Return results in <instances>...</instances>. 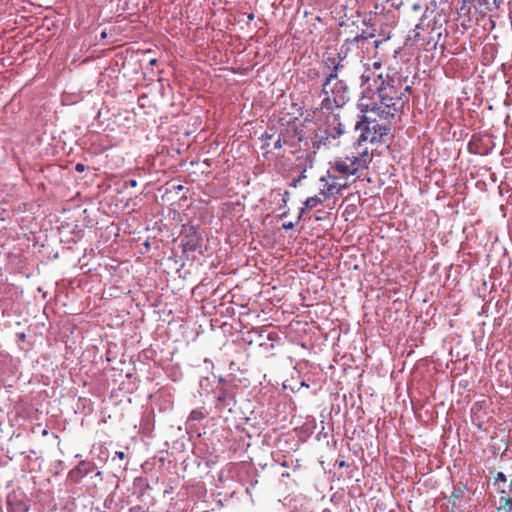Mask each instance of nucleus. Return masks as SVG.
I'll use <instances>...</instances> for the list:
<instances>
[{
    "label": "nucleus",
    "instance_id": "f257e3e1",
    "mask_svg": "<svg viewBox=\"0 0 512 512\" xmlns=\"http://www.w3.org/2000/svg\"><path fill=\"white\" fill-rule=\"evenodd\" d=\"M378 78L381 82L377 86V99L369 102L362 100L360 107L362 111L374 112L383 119L394 118L402 112L405 105L400 91V80L390 77L382 79V75H379Z\"/></svg>",
    "mask_w": 512,
    "mask_h": 512
},
{
    "label": "nucleus",
    "instance_id": "f03ea898",
    "mask_svg": "<svg viewBox=\"0 0 512 512\" xmlns=\"http://www.w3.org/2000/svg\"><path fill=\"white\" fill-rule=\"evenodd\" d=\"M342 67L343 65L338 62L323 83L322 92L326 95V97L322 101V107L326 109H333L334 106L341 107L348 100L347 88L338 78V71Z\"/></svg>",
    "mask_w": 512,
    "mask_h": 512
},
{
    "label": "nucleus",
    "instance_id": "7ed1b4c3",
    "mask_svg": "<svg viewBox=\"0 0 512 512\" xmlns=\"http://www.w3.org/2000/svg\"><path fill=\"white\" fill-rule=\"evenodd\" d=\"M373 154L364 149L357 151L351 155L336 157L330 163L333 172L349 177L355 176L360 170L368 169L372 161Z\"/></svg>",
    "mask_w": 512,
    "mask_h": 512
},
{
    "label": "nucleus",
    "instance_id": "20e7f679",
    "mask_svg": "<svg viewBox=\"0 0 512 512\" xmlns=\"http://www.w3.org/2000/svg\"><path fill=\"white\" fill-rule=\"evenodd\" d=\"M355 129L360 131L358 138V147L363 142H370L372 144L385 142V137L388 136L390 128L386 125H381L376 121H368L364 116L361 121L357 122Z\"/></svg>",
    "mask_w": 512,
    "mask_h": 512
},
{
    "label": "nucleus",
    "instance_id": "39448f33",
    "mask_svg": "<svg viewBox=\"0 0 512 512\" xmlns=\"http://www.w3.org/2000/svg\"><path fill=\"white\" fill-rule=\"evenodd\" d=\"M344 133L341 123L331 126L319 132L315 136L313 143L314 148L320 149L321 147L331 148L338 147L340 145L339 138Z\"/></svg>",
    "mask_w": 512,
    "mask_h": 512
},
{
    "label": "nucleus",
    "instance_id": "423d86ee",
    "mask_svg": "<svg viewBox=\"0 0 512 512\" xmlns=\"http://www.w3.org/2000/svg\"><path fill=\"white\" fill-rule=\"evenodd\" d=\"M331 168L326 172L325 175L320 177V182L324 183L323 187L320 188L319 195L324 199H329L332 196L339 194L342 190L348 187L346 182L340 183L337 181V177L332 174Z\"/></svg>",
    "mask_w": 512,
    "mask_h": 512
},
{
    "label": "nucleus",
    "instance_id": "0eeeda50",
    "mask_svg": "<svg viewBox=\"0 0 512 512\" xmlns=\"http://www.w3.org/2000/svg\"><path fill=\"white\" fill-rule=\"evenodd\" d=\"M6 508L8 512H29L30 503L24 494L12 492L7 496Z\"/></svg>",
    "mask_w": 512,
    "mask_h": 512
},
{
    "label": "nucleus",
    "instance_id": "6e6552de",
    "mask_svg": "<svg viewBox=\"0 0 512 512\" xmlns=\"http://www.w3.org/2000/svg\"><path fill=\"white\" fill-rule=\"evenodd\" d=\"M95 464L89 461H81L68 473V479L74 483H79L87 474L94 471Z\"/></svg>",
    "mask_w": 512,
    "mask_h": 512
},
{
    "label": "nucleus",
    "instance_id": "1a4fd4ad",
    "mask_svg": "<svg viewBox=\"0 0 512 512\" xmlns=\"http://www.w3.org/2000/svg\"><path fill=\"white\" fill-rule=\"evenodd\" d=\"M480 13L486 14L499 10L506 0H464Z\"/></svg>",
    "mask_w": 512,
    "mask_h": 512
},
{
    "label": "nucleus",
    "instance_id": "9d476101",
    "mask_svg": "<svg viewBox=\"0 0 512 512\" xmlns=\"http://www.w3.org/2000/svg\"><path fill=\"white\" fill-rule=\"evenodd\" d=\"M324 200L325 199L323 197H320L319 195L308 197L303 203L304 206L301 207L299 210L298 220H300L303 217V214L306 209H313L316 206L322 204Z\"/></svg>",
    "mask_w": 512,
    "mask_h": 512
},
{
    "label": "nucleus",
    "instance_id": "9b49d317",
    "mask_svg": "<svg viewBox=\"0 0 512 512\" xmlns=\"http://www.w3.org/2000/svg\"><path fill=\"white\" fill-rule=\"evenodd\" d=\"M199 236L195 235L191 237L188 241L183 243V249L185 252H194L199 247Z\"/></svg>",
    "mask_w": 512,
    "mask_h": 512
},
{
    "label": "nucleus",
    "instance_id": "f8f14e48",
    "mask_svg": "<svg viewBox=\"0 0 512 512\" xmlns=\"http://www.w3.org/2000/svg\"><path fill=\"white\" fill-rule=\"evenodd\" d=\"M208 412L204 409H194L188 416V421H200L207 416Z\"/></svg>",
    "mask_w": 512,
    "mask_h": 512
},
{
    "label": "nucleus",
    "instance_id": "ddd939ff",
    "mask_svg": "<svg viewBox=\"0 0 512 512\" xmlns=\"http://www.w3.org/2000/svg\"><path fill=\"white\" fill-rule=\"evenodd\" d=\"M423 29L422 23H419L416 25L415 29L411 31V34L409 35L410 39H413L415 42H418L422 40L421 31Z\"/></svg>",
    "mask_w": 512,
    "mask_h": 512
},
{
    "label": "nucleus",
    "instance_id": "4468645a",
    "mask_svg": "<svg viewBox=\"0 0 512 512\" xmlns=\"http://www.w3.org/2000/svg\"><path fill=\"white\" fill-rule=\"evenodd\" d=\"M374 36H375L374 33H365V32H363L362 34L357 35L353 39L348 40V41L351 42V43H358L361 40H367L369 38H373Z\"/></svg>",
    "mask_w": 512,
    "mask_h": 512
},
{
    "label": "nucleus",
    "instance_id": "2eb2a0df",
    "mask_svg": "<svg viewBox=\"0 0 512 512\" xmlns=\"http://www.w3.org/2000/svg\"><path fill=\"white\" fill-rule=\"evenodd\" d=\"M495 480L497 483H499V482L505 483L507 481V477L503 472H498L495 477Z\"/></svg>",
    "mask_w": 512,
    "mask_h": 512
},
{
    "label": "nucleus",
    "instance_id": "dca6fc26",
    "mask_svg": "<svg viewBox=\"0 0 512 512\" xmlns=\"http://www.w3.org/2000/svg\"><path fill=\"white\" fill-rule=\"evenodd\" d=\"M185 232L189 233L191 235V237L197 235V232H196V229L194 226H190V227L186 228Z\"/></svg>",
    "mask_w": 512,
    "mask_h": 512
},
{
    "label": "nucleus",
    "instance_id": "f3484780",
    "mask_svg": "<svg viewBox=\"0 0 512 512\" xmlns=\"http://www.w3.org/2000/svg\"><path fill=\"white\" fill-rule=\"evenodd\" d=\"M85 165L83 163H77L76 166H75V170L79 173L81 172H84L85 171Z\"/></svg>",
    "mask_w": 512,
    "mask_h": 512
},
{
    "label": "nucleus",
    "instance_id": "a211bd4d",
    "mask_svg": "<svg viewBox=\"0 0 512 512\" xmlns=\"http://www.w3.org/2000/svg\"><path fill=\"white\" fill-rule=\"evenodd\" d=\"M282 227L285 230L293 229L294 228V223L293 222H287V223H284L282 225Z\"/></svg>",
    "mask_w": 512,
    "mask_h": 512
},
{
    "label": "nucleus",
    "instance_id": "6ab92c4d",
    "mask_svg": "<svg viewBox=\"0 0 512 512\" xmlns=\"http://www.w3.org/2000/svg\"><path fill=\"white\" fill-rule=\"evenodd\" d=\"M370 79H371V76H370V75L363 74V75L361 76V83H362V84H366Z\"/></svg>",
    "mask_w": 512,
    "mask_h": 512
},
{
    "label": "nucleus",
    "instance_id": "aec40b11",
    "mask_svg": "<svg viewBox=\"0 0 512 512\" xmlns=\"http://www.w3.org/2000/svg\"><path fill=\"white\" fill-rule=\"evenodd\" d=\"M116 455H117L121 460H123V459L125 458V453H124V452H122V451H117V452H116Z\"/></svg>",
    "mask_w": 512,
    "mask_h": 512
},
{
    "label": "nucleus",
    "instance_id": "412c9836",
    "mask_svg": "<svg viewBox=\"0 0 512 512\" xmlns=\"http://www.w3.org/2000/svg\"><path fill=\"white\" fill-rule=\"evenodd\" d=\"M504 499H505V504L509 505L510 509H511L512 508V499H510V498H504Z\"/></svg>",
    "mask_w": 512,
    "mask_h": 512
},
{
    "label": "nucleus",
    "instance_id": "4be33fe9",
    "mask_svg": "<svg viewBox=\"0 0 512 512\" xmlns=\"http://www.w3.org/2000/svg\"><path fill=\"white\" fill-rule=\"evenodd\" d=\"M300 182V178L298 179H294L293 182L291 183V186L293 187H297L298 183Z\"/></svg>",
    "mask_w": 512,
    "mask_h": 512
},
{
    "label": "nucleus",
    "instance_id": "5701e85b",
    "mask_svg": "<svg viewBox=\"0 0 512 512\" xmlns=\"http://www.w3.org/2000/svg\"><path fill=\"white\" fill-rule=\"evenodd\" d=\"M129 185H130L131 187H136V186H137V181H136V180H134V179H132V180H130V181H129Z\"/></svg>",
    "mask_w": 512,
    "mask_h": 512
},
{
    "label": "nucleus",
    "instance_id": "b1692460",
    "mask_svg": "<svg viewBox=\"0 0 512 512\" xmlns=\"http://www.w3.org/2000/svg\"><path fill=\"white\" fill-rule=\"evenodd\" d=\"M156 62H157V59H155V58H153V59H150V60H149V64H150L151 66L155 65V64H156Z\"/></svg>",
    "mask_w": 512,
    "mask_h": 512
},
{
    "label": "nucleus",
    "instance_id": "393cba45",
    "mask_svg": "<svg viewBox=\"0 0 512 512\" xmlns=\"http://www.w3.org/2000/svg\"><path fill=\"white\" fill-rule=\"evenodd\" d=\"M275 147H280V139H278L277 142L275 143Z\"/></svg>",
    "mask_w": 512,
    "mask_h": 512
},
{
    "label": "nucleus",
    "instance_id": "a878e982",
    "mask_svg": "<svg viewBox=\"0 0 512 512\" xmlns=\"http://www.w3.org/2000/svg\"><path fill=\"white\" fill-rule=\"evenodd\" d=\"M509 491L512 493V480H511V482L509 484Z\"/></svg>",
    "mask_w": 512,
    "mask_h": 512
},
{
    "label": "nucleus",
    "instance_id": "bb28decb",
    "mask_svg": "<svg viewBox=\"0 0 512 512\" xmlns=\"http://www.w3.org/2000/svg\"><path fill=\"white\" fill-rule=\"evenodd\" d=\"M374 66H375L376 68H379V67H380V63L375 62V63H374Z\"/></svg>",
    "mask_w": 512,
    "mask_h": 512
},
{
    "label": "nucleus",
    "instance_id": "cd10ccee",
    "mask_svg": "<svg viewBox=\"0 0 512 512\" xmlns=\"http://www.w3.org/2000/svg\"><path fill=\"white\" fill-rule=\"evenodd\" d=\"M459 494L457 492H453V497L457 498Z\"/></svg>",
    "mask_w": 512,
    "mask_h": 512
},
{
    "label": "nucleus",
    "instance_id": "c85d7f7f",
    "mask_svg": "<svg viewBox=\"0 0 512 512\" xmlns=\"http://www.w3.org/2000/svg\"><path fill=\"white\" fill-rule=\"evenodd\" d=\"M42 434L45 436L48 434V431L45 429V430H43Z\"/></svg>",
    "mask_w": 512,
    "mask_h": 512
},
{
    "label": "nucleus",
    "instance_id": "c756f323",
    "mask_svg": "<svg viewBox=\"0 0 512 512\" xmlns=\"http://www.w3.org/2000/svg\"><path fill=\"white\" fill-rule=\"evenodd\" d=\"M304 177H305V175H304V174H302L299 178H300V180H301V179H303Z\"/></svg>",
    "mask_w": 512,
    "mask_h": 512
}]
</instances>
